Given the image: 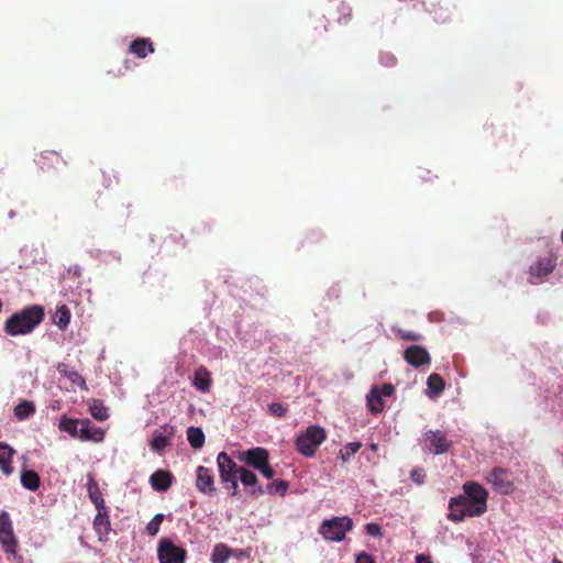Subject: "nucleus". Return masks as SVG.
I'll return each instance as SVG.
<instances>
[{"mask_svg":"<svg viewBox=\"0 0 563 563\" xmlns=\"http://www.w3.org/2000/svg\"><path fill=\"white\" fill-rule=\"evenodd\" d=\"M44 316L42 306H27L5 321L4 332L12 336L29 334L44 320Z\"/></svg>","mask_w":563,"mask_h":563,"instance_id":"1","label":"nucleus"},{"mask_svg":"<svg viewBox=\"0 0 563 563\" xmlns=\"http://www.w3.org/2000/svg\"><path fill=\"white\" fill-rule=\"evenodd\" d=\"M325 430L320 426H309L296 439V449L303 456L311 457L316 454L318 448L325 440Z\"/></svg>","mask_w":563,"mask_h":563,"instance_id":"2","label":"nucleus"},{"mask_svg":"<svg viewBox=\"0 0 563 563\" xmlns=\"http://www.w3.org/2000/svg\"><path fill=\"white\" fill-rule=\"evenodd\" d=\"M353 521L350 517H333L325 519L319 527V533L327 541L340 542L345 539L346 532L353 529Z\"/></svg>","mask_w":563,"mask_h":563,"instance_id":"3","label":"nucleus"},{"mask_svg":"<svg viewBox=\"0 0 563 563\" xmlns=\"http://www.w3.org/2000/svg\"><path fill=\"white\" fill-rule=\"evenodd\" d=\"M474 511V504L462 494L450 498L446 518L451 521L460 522L467 517L482 516V514H475Z\"/></svg>","mask_w":563,"mask_h":563,"instance_id":"4","label":"nucleus"},{"mask_svg":"<svg viewBox=\"0 0 563 563\" xmlns=\"http://www.w3.org/2000/svg\"><path fill=\"white\" fill-rule=\"evenodd\" d=\"M0 543L7 554L18 556L19 542L13 532L10 515L4 510L0 512Z\"/></svg>","mask_w":563,"mask_h":563,"instance_id":"5","label":"nucleus"},{"mask_svg":"<svg viewBox=\"0 0 563 563\" xmlns=\"http://www.w3.org/2000/svg\"><path fill=\"white\" fill-rule=\"evenodd\" d=\"M487 483L492 485L493 489L503 494L509 495L514 492L515 486L512 475L509 470L503 467H494L485 477Z\"/></svg>","mask_w":563,"mask_h":563,"instance_id":"6","label":"nucleus"},{"mask_svg":"<svg viewBox=\"0 0 563 563\" xmlns=\"http://www.w3.org/2000/svg\"><path fill=\"white\" fill-rule=\"evenodd\" d=\"M463 495L474 504L475 514H485L487 511L488 492L476 482H466L463 485Z\"/></svg>","mask_w":563,"mask_h":563,"instance_id":"7","label":"nucleus"},{"mask_svg":"<svg viewBox=\"0 0 563 563\" xmlns=\"http://www.w3.org/2000/svg\"><path fill=\"white\" fill-rule=\"evenodd\" d=\"M187 556V551L178 545H175L169 539L163 538L158 542L157 558L159 563H184Z\"/></svg>","mask_w":563,"mask_h":563,"instance_id":"8","label":"nucleus"},{"mask_svg":"<svg viewBox=\"0 0 563 563\" xmlns=\"http://www.w3.org/2000/svg\"><path fill=\"white\" fill-rule=\"evenodd\" d=\"M34 162L44 173L57 172L60 167L67 164L62 155L55 151L41 152L36 155Z\"/></svg>","mask_w":563,"mask_h":563,"instance_id":"9","label":"nucleus"},{"mask_svg":"<svg viewBox=\"0 0 563 563\" xmlns=\"http://www.w3.org/2000/svg\"><path fill=\"white\" fill-rule=\"evenodd\" d=\"M424 441L428 450L435 455L444 454L452 448V442L441 430L426 432Z\"/></svg>","mask_w":563,"mask_h":563,"instance_id":"10","label":"nucleus"},{"mask_svg":"<svg viewBox=\"0 0 563 563\" xmlns=\"http://www.w3.org/2000/svg\"><path fill=\"white\" fill-rule=\"evenodd\" d=\"M404 360L413 367L429 365L431 356L426 347L421 345H410L404 351Z\"/></svg>","mask_w":563,"mask_h":563,"instance_id":"11","label":"nucleus"},{"mask_svg":"<svg viewBox=\"0 0 563 563\" xmlns=\"http://www.w3.org/2000/svg\"><path fill=\"white\" fill-rule=\"evenodd\" d=\"M239 460L244 462L247 466L258 470L265 462L269 460V454L266 449L257 446L241 452Z\"/></svg>","mask_w":563,"mask_h":563,"instance_id":"12","label":"nucleus"},{"mask_svg":"<svg viewBox=\"0 0 563 563\" xmlns=\"http://www.w3.org/2000/svg\"><path fill=\"white\" fill-rule=\"evenodd\" d=\"M196 487L200 493L205 495H211L216 492L214 474L211 468L201 465L197 467Z\"/></svg>","mask_w":563,"mask_h":563,"instance_id":"13","label":"nucleus"},{"mask_svg":"<svg viewBox=\"0 0 563 563\" xmlns=\"http://www.w3.org/2000/svg\"><path fill=\"white\" fill-rule=\"evenodd\" d=\"M217 464L220 473L221 482H229L233 476L239 475L240 467L228 455L227 452H220L217 457Z\"/></svg>","mask_w":563,"mask_h":563,"instance_id":"14","label":"nucleus"},{"mask_svg":"<svg viewBox=\"0 0 563 563\" xmlns=\"http://www.w3.org/2000/svg\"><path fill=\"white\" fill-rule=\"evenodd\" d=\"M106 431L95 426L89 419H82L80 422L79 440L100 443L104 440Z\"/></svg>","mask_w":563,"mask_h":563,"instance_id":"15","label":"nucleus"},{"mask_svg":"<svg viewBox=\"0 0 563 563\" xmlns=\"http://www.w3.org/2000/svg\"><path fill=\"white\" fill-rule=\"evenodd\" d=\"M93 529L98 534L99 541L104 542L108 540V534L110 532V517L107 507L97 509V515L93 519Z\"/></svg>","mask_w":563,"mask_h":563,"instance_id":"16","label":"nucleus"},{"mask_svg":"<svg viewBox=\"0 0 563 563\" xmlns=\"http://www.w3.org/2000/svg\"><path fill=\"white\" fill-rule=\"evenodd\" d=\"M556 266V257L553 254H549L542 258H539L531 267L530 273L537 277H545L550 275Z\"/></svg>","mask_w":563,"mask_h":563,"instance_id":"17","label":"nucleus"},{"mask_svg":"<svg viewBox=\"0 0 563 563\" xmlns=\"http://www.w3.org/2000/svg\"><path fill=\"white\" fill-rule=\"evenodd\" d=\"M173 479L170 472L157 470L151 475L150 483L154 490L166 492L172 486Z\"/></svg>","mask_w":563,"mask_h":563,"instance_id":"18","label":"nucleus"},{"mask_svg":"<svg viewBox=\"0 0 563 563\" xmlns=\"http://www.w3.org/2000/svg\"><path fill=\"white\" fill-rule=\"evenodd\" d=\"M129 52L139 58H145L148 54L154 53V46L150 38L140 37L131 42Z\"/></svg>","mask_w":563,"mask_h":563,"instance_id":"19","label":"nucleus"},{"mask_svg":"<svg viewBox=\"0 0 563 563\" xmlns=\"http://www.w3.org/2000/svg\"><path fill=\"white\" fill-rule=\"evenodd\" d=\"M87 490L89 499L95 505L96 509H102L107 507L99 485L91 474H88L87 476Z\"/></svg>","mask_w":563,"mask_h":563,"instance_id":"20","label":"nucleus"},{"mask_svg":"<svg viewBox=\"0 0 563 563\" xmlns=\"http://www.w3.org/2000/svg\"><path fill=\"white\" fill-rule=\"evenodd\" d=\"M14 453L15 450L9 444L0 442V470L7 476L13 473L12 457Z\"/></svg>","mask_w":563,"mask_h":563,"instance_id":"21","label":"nucleus"},{"mask_svg":"<svg viewBox=\"0 0 563 563\" xmlns=\"http://www.w3.org/2000/svg\"><path fill=\"white\" fill-rule=\"evenodd\" d=\"M56 368H57V372L62 376L68 378L71 382V384L77 385L82 390L88 389L85 378L76 369L70 368L68 364L58 363Z\"/></svg>","mask_w":563,"mask_h":563,"instance_id":"22","label":"nucleus"},{"mask_svg":"<svg viewBox=\"0 0 563 563\" xmlns=\"http://www.w3.org/2000/svg\"><path fill=\"white\" fill-rule=\"evenodd\" d=\"M211 374L207 367L200 366L196 369L192 385L202 393H208L211 387Z\"/></svg>","mask_w":563,"mask_h":563,"instance_id":"23","label":"nucleus"},{"mask_svg":"<svg viewBox=\"0 0 563 563\" xmlns=\"http://www.w3.org/2000/svg\"><path fill=\"white\" fill-rule=\"evenodd\" d=\"M20 482L21 485L30 492H36L41 486V477L33 470H22Z\"/></svg>","mask_w":563,"mask_h":563,"instance_id":"24","label":"nucleus"},{"mask_svg":"<svg viewBox=\"0 0 563 563\" xmlns=\"http://www.w3.org/2000/svg\"><path fill=\"white\" fill-rule=\"evenodd\" d=\"M81 420L68 418L66 416H63L58 422V429L63 432L68 433L70 437L75 439H79V430L78 426L80 424Z\"/></svg>","mask_w":563,"mask_h":563,"instance_id":"25","label":"nucleus"},{"mask_svg":"<svg viewBox=\"0 0 563 563\" xmlns=\"http://www.w3.org/2000/svg\"><path fill=\"white\" fill-rule=\"evenodd\" d=\"M239 477L244 486L254 487V489L252 492L253 494H262L263 493V488L261 486L255 487L257 485L258 479H257L256 474L253 471H250L245 467H240Z\"/></svg>","mask_w":563,"mask_h":563,"instance_id":"26","label":"nucleus"},{"mask_svg":"<svg viewBox=\"0 0 563 563\" xmlns=\"http://www.w3.org/2000/svg\"><path fill=\"white\" fill-rule=\"evenodd\" d=\"M428 390L431 397L439 396L445 387V382L441 375L433 373L427 379Z\"/></svg>","mask_w":563,"mask_h":563,"instance_id":"27","label":"nucleus"},{"mask_svg":"<svg viewBox=\"0 0 563 563\" xmlns=\"http://www.w3.org/2000/svg\"><path fill=\"white\" fill-rule=\"evenodd\" d=\"M367 406L369 410L377 415L384 410L383 397L378 395V387L374 386L367 395Z\"/></svg>","mask_w":563,"mask_h":563,"instance_id":"28","label":"nucleus"},{"mask_svg":"<svg viewBox=\"0 0 563 563\" xmlns=\"http://www.w3.org/2000/svg\"><path fill=\"white\" fill-rule=\"evenodd\" d=\"M70 310L67 306L63 305L57 307L56 312L53 317V322L60 329L65 330L70 322Z\"/></svg>","mask_w":563,"mask_h":563,"instance_id":"29","label":"nucleus"},{"mask_svg":"<svg viewBox=\"0 0 563 563\" xmlns=\"http://www.w3.org/2000/svg\"><path fill=\"white\" fill-rule=\"evenodd\" d=\"M187 440L194 449H200L205 444V433L201 428L189 427L187 430Z\"/></svg>","mask_w":563,"mask_h":563,"instance_id":"30","label":"nucleus"},{"mask_svg":"<svg viewBox=\"0 0 563 563\" xmlns=\"http://www.w3.org/2000/svg\"><path fill=\"white\" fill-rule=\"evenodd\" d=\"M231 556V549L224 543H218L214 545L211 554L212 563H227Z\"/></svg>","mask_w":563,"mask_h":563,"instance_id":"31","label":"nucleus"},{"mask_svg":"<svg viewBox=\"0 0 563 563\" xmlns=\"http://www.w3.org/2000/svg\"><path fill=\"white\" fill-rule=\"evenodd\" d=\"M90 415L98 421H104L109 418L108 408L101 400L93 399L89 406Z\"/></svg>","mask_w":563,"mask_h":563,"instance_id":"32","label":"nucleus"},{"mask_svg":"<svg viewBox=\"0 0 563 563\" xmlns=\"http://www.w3.org/2000/svg\"><path fill=\"white\" fill-rule=\"evenodd\" d=\"M35 412V406L32 401H22L14 408V416L19 420H24Z\"/></svg>","mask_w":563,"mask_h":563,"instance_id":"33","label":"nucleus"},{"mask_svg":"<svg viewBox=\"0 0 563 563\" xmlns=\"http://www.w3.org/2000/svg\"><path fill=\"white\" fill-rule=\"evenodd\" d=\"M362 448L361 442H349L339 452V456L343 462L350 460Z\"/></svg>","mask_w":563,"mask_h":563,"instance_id":"34","label":"nucleus"},{"mask_svg":"<svg viewBox=\"0 0 563 563\" xmlns=\"http://www.w3.org/2000/svg\"><path fill=\"white\" fill-rule=\"evenodd\" d=\"M289 488V484L285 479H275L272 484L267 486V492L269 494H276L279 496L286 495Z\"/></svg>","mask_w":563,"mask_h":563,"instance_id":"35","label":"nucleus"},{"mask_svg":"<svg viewBox=\"0 0 563 563\" xmlns=\"http://www.w3.org/2000/svg\"><path fill=\"white\" fill-rule=\"evenodd\" d=\"M152 450L161 452L169 444V438L162 433H155L150 442Z\"/></svg>","mask_w":563,"mask_h":563,"instance_id":"36","label":"nucleus"},{"mask_svg":"<svg viewBox=\"0 0 563 563\" xmlns=\"http://www.w3.org/2000/svg\"><path fill=\"white\" fill-rule=\"evenodd\" d=\"M163 520V514H157L153 517V519L146 525V532L148 533V536L154 537L157 534Z\"/></svg>","mask_w":563,"mask_h":563,"instance_id":"37","label":"nucleus"},{"mask_svg":"<svg viewBox=\"0 0 563 563\" xmlns=\"http://www.w3.org/2000/svg\"><path fill=\"white\" fill-rule=\"evenodd\" d=\"M396 335L404 340V341H420L422 339V335L420 333H417L415 331H408L404 329H396L395 330Z\"/></svg>","mask_w":563,"mask_h":563,"instance_id":"38","label":"nucleus"},{"mask_svg":"<svg viewBox=\"0 0 563 563\" xmlns=\"http://www.w3.org/2000/svg\"><path fill=\"white\" fill-rule=\"evenodd\" d=\"M268 411L274 417L283 418L288 412V408L280 402H272L268 406Z\"/></svg>","mask_w":563,"mask_h":563,"instance_id":"39","label":"nucleus"},{"mask_svg":"<svg viewBox=\"0 0 563 563\" xmlns=\"http://www.w3.org/2000/svg\"><path fill=\"white\" fill-rule=\"evenodd\" d=\"M410 478L417 485H422L426 481L424 470L421 467H415L410 472Z\"/></svg>","mask_w":563,"mask_h":563,"instance_id":"40","label":"nucleus"},{"mask_svg":"<svg viewBox=\"0 0 563 563\" xmlns=\"http://www.w3.org/2000/svg\"><path fill=\"white\" fill-rule=\"evenodd\" d=\"M366 533L372 537L382 536V527L378 523L369 522L365 526Z\"/></svg>","mask_w":563,"mask_h":563,"instance_id":"41","label":"nucleus"},{"mask_svg":"<svg viewBox=\"0 0 563 563\" xmlns=\"http://www.w3.org/2000/svg\"><path fill=\"white\" fill-rule=\"evenodd\" d=\"M257 471L268 479L273 478L275 475V471L271 466L269 460L265 462Z\"/></svg>","mask_w":563,"mask_h":563,"instance_id":"42","label":"nucleus"},{"mask_svg":"<svg viewBox=\"0 0 563 563\" xmlns=\"http://www.w3.org/2000/svg\"><path fill=\"white\" fill-rule=\"evenodd\" d=\"M355 563H375V559L366 552H360L355 555Z\"/></svg>","mask_w":563,"mask_h":563,"instance_id":"43","label":"nucleus"},{"mask_svg":"<svg viewBox=\"0 0 563 563\" xmlns=\"http://www.w3.org/2000/svg\"><path fill=\"white\" fill-rule=\"evenodd\" d=\"M394 393V386L390 384H384L380 388L378 387V395L379 396H391Z\"/></svg>","mask_w":563,"mask_h":563,"instance_id":"44","label":"nucleus"},{"mask_svg":"<svg viewBox=\"0 0 563 563\" xmlns=\"http://www.w3.org/2000/svg\"><path fill=\"white\" fill-rule=\"evenodd\" d=\"M225 484H229L228 488H231L232 489V495H236L238 494V488H239V485H238V479H236V476L232 479H230L229 482H224Z\"/></svg>","mask_w":563,"mask_h":563,"instance_id":"45","label":"nucleus"},{"mask_svg":"<svg viewBox=\"0 0 563 563\" xmlns=\"http://www.w3.org/2000/svg\"><path fill=\"white\" fill-rule=\"evenodd\" d=\"M416 563H433L430 559V556H427L424 554H418L416 556Z\"/></svg>","mask_w":563,"mask_h":563,"instance_id":"46","label":"nucleus"},{"mask_svg":"<svg viewBox=\"0 0 563 563\" xmlns=\"http://www.w3.org/2000/svg\"><path fill=\"white\" fill-rule=\"evenodd\" d=\"M383 59H384V64L387 66L394 65L396 62V58L393 55H388V54L386 56H384Z\"/></svg>","mask_w":563,"mask_h":563,"instance_id":"47","label":"nucleus"},{"mask_svg":"<svg viewBox=\"0 0 563 563\" xmlns=\"http://www.w3.org/2000/svg\"><path fill=\"white\" fill-rule=\"evenodd\" d=\"M552 563H563L562 561H560L559 559L554 558Z\"/></svg>","mask_w":563,"mask_h":563,"instance_id":"48","label":"nucleus"},{"mask_svg":"<svg viewBox=\"0 0 563 563\" xmlns=\"http://www.w3.org/2000/svg\"><path fill=\"white\" fill-rule=\"evenodd\" d=\"M561 239H562V241H563V229H562V233H561Z\"/></svg>","mask_w":563,"mask_h":563,"instance_id":"49","label":"nucleus"}]
</instances>
